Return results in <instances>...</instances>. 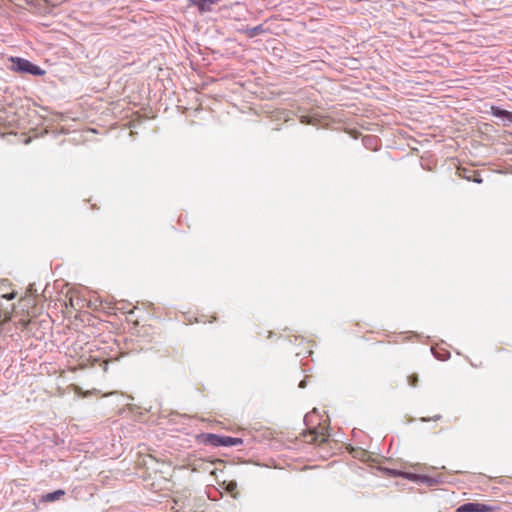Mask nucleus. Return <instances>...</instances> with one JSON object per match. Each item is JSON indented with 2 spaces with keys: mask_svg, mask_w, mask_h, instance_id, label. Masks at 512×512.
Returning <instances> with one entry per match:
<instances>
[{
  "mask_svg": "<svg viewBox=\"0 0 512 512\" xmlns=\"http://www.w3.org/2000/svg\"><path fill=\"white\" fill-rule=\"evenodd\" d=\"M11 62L12 70L16 72L28 73L35 76H43L45 74V70L24 58L12 57Z\"/></svg>",
  "mask_w": 512,
  "mask_h": 512,
  "instance_id": "1",
  "label": "nucleus"
},
{
  "mask_svg": "<svg viewBox=\"0 0 512 512\" xmlns=\"http://www.w3.org/2000/svg\"><path fill=\"white\" fill-rule=\"evenodd\" d=\"M301 437L305 443L320 445L328 439L327 428L324 425H318L317 427L303 432Z\"/></svg>",
  "mask_w": 512,
  "mask_h": 512,
  "instance_id": "2",
  "label": "nucleus"
},
{
  "mask_svg": "<svg viewBox=\"0 0 512 512\" xmlns=\"http://www.w3.org/2000/svg\"><path fill=\"white\" fill-rule=\"evenodd\" d=\"M498 509L496 505L475 502L460 505L455 512H495Z\"/></svg>",
  "mask_w": 512,
  "mask_h": 512,
  "instance_id": "3",
  "label": "nucleus"
},
{
  "mask_svg": "<svg viewBox=\"0 0 512 512\" xmlns=\"http://www.w3.org/2000/svg\"><path fill=\"white\" fill-rule=\"evenodd\" d=\"M206 441L213 446H235L241 443L242 441L238 438H233L229 436H219L216 434H207Z\"/></svg>",
  "mask_w": 512,
  "mask_h": 512,
  "instance_id": "4",
  "label": "nucleus"
},
{
  "mask_svg": "<svg viewBox=\"0 0 512 512\" xmlns=\"http://www.w3.org/2000/svg\"><path fill=\"white\" fill-rule=\"evenodd\" d=\"M218 1L219 0H190L202 13L210 11L212 5L216 4Z\"/></svg>",
  "mask_w": 512,
  "mask_h": 512,
  "instance_id": "5",
  "label": "nucleus"
},
{
  "mask_svg": "<svg viewBox=\"0 0 512 512\" xmlns=\"http://www.w3.org/2000/svg\"><path fill=\"white\" fill-rule=\"evenodd\" d=\"M64 495H65V491L59 489V490H56L51 493H47L46 495L42 496V501L43 502H53V501L59 500Z\"/></svg>",
  "mask_w": 512,
  "mask_h": 512,
  "instance_id": "6",
  "label": "nucleus"
},
{
  "mask_svg": "<svg viewBox=\"0 0 512 512\" xmlns=\"http://www.w3.org/2000/svg\"><path fill=\"white\" fill-rule=\"evenodd\" d=\"M491 113H492L494 116H497V117H505V118H507L510 122H512V112H509V111H506V110L500 109L499 107H496V106H492V107H491Z\"/></svg>",
  "mask_w": 512,
  "mask_h": 512,
  "instance_id": "7",
  "label": "nucleus"
},
{
  "mask_svg": "<svg viewBox=\"0 0 512 512\" xmlns=\"http://www.w3.org/2000/svg\"><path fill=\"white\" fill-rule=\"evenodd\" d=\"M226 491L229 492L233 498H236L237 495H238V492H237V483L235 481H230L227 485H226Z\"/></svg>",
  "mask_w": 512,
  "mask_h": 512,
  "instance_id": "8",
  "label": "nucleus"
},
{
  "mask_svg": "<svg viewBox=\"0 0 512 512\" xmlns=\"http://www.w3.org/2000/svg\"><path fill=\"white\" fill-rule=\"evenodd\" d=\"M72 389H73L74 393L79 396H86L88 394V392L84 393L82 391V389L77 385H72Z\"/></svg>",
  "mask_w": 512,
  "mask_h": 512,
  "instance_id": "9",
  "label": "nucleus"
},
{
  "mask_svg": "<svg viewBox=\"0 0 512 512\" xmlns=\"http://www.w3.org/2000/svg\"><path fill=\"white\" fill-rule=\"evenodd\" d=\"M408 381H409V384L412 385V386H415L417 381H418V378L416 375H411L408 377Z\"/></svg>",
  "mask_w": 512,
  "mask_h": 512,
  "instance_id": "10",
  "label": "nucleus"
},
{
  "mask_svg": "<svg viewBox=\"0 0 512 512\" xmlns=\"http://www.w3.org/2000/svg\"><path fill=\"white\" fill-rule=\"evenodd\" d=\"M441 416L440 415H435L431 418H422L423 421H430V420H433V421H438L440 420Z\"/></svg>",
  "mask_w": 512,
  "mask_h": 512,
  "instance_id": "11",
  "label": "nucleus"
},
{
  "mask_svg": "<svg viewBox=\"0 0 512 512\" xmlns=\"http://www.w3.org/2000/svg\"><path fill=\"white\" fill-rule=\"evenodd\" d=\"M15 296H16V293L12 292V293H10V294H8V295H5L4 297H5V298H7L8 300H11V299H13Z\"/></svg>",
  "mask_w": 512,
  "mask_h": 512,
  "instance_id": "12",
  "label": "nucleus"
}]
</instances>
